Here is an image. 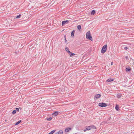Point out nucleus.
<instances>
[{"label": "nucleus", "mask_w": 134, "mask_h": 134, "mask_svg": "<svg viewBox=\"0 0 134 134\" xmlns=\"http://www.w3.org/2000/svg\"><path fill=\"white\" fill-rule=\"evenodd\" d=\"M86 37L87 39L90 40L91 41H92V38L90 34V31H88L87 32Z\"/></svg>", "instance_id": "1"}, {"label": "nucleus", "mask_w": 134, "mask_h": 134, "mask_svg": "<svg viewBox=\"0 0 134 134\" xmlns=\"http://www.w3.org/2000/svg\"><path fill=\"white\" fill-rule=\"evenodd\" d=\"M107 45L105 44L103 47L101 51V53H104L105 52L107 49Z\"/></svg>", "instance_id": "2"}, {"label": "nucleus", "mask_w": 134, "mask_h": 134, "mask_svg": "<svg viewBox=\"0 0 134 134\" xmlns=\"http://www.w3.org/2000/svg\"><path fill=\"white\" fill-rule=\"evenodd\" d=\"M99 105L102 107H103L106 106L107 105L105 103H99Z\"/></svg>", "instance_id": "3"}, {"label": "nucleus", "mask_w": 134, "mask_h": 134, "mask_svg": "<svg viewBox=\"0 0 134 134\" xmlns=\"http://www.w3.org/2000/svg\"><path fill=\"white\" fill-rule=\"evenodd\" d=\"M69 22V21L68 20H66L65 21H63L62 22V26H63L64 25L66 24H67Z\"/></svg>", "instance_id": "4"}, {"label": "nucleus", "mask_w": 134, "mask_h": 134, "mask_svg": "<svg viewBox=\"0 0 134 134\" xmlns=\"http://www.w3.org/2000/svg\"><path fill=\"white\" fill-rule=\"evenodd\" d=\"M71 129V128H70L68 127L66 128L65 130V131L66 132H68Z\"/></svg>", "instance_id": "5"}, {"label": "nucleus", "mask_w": 134, "mask_h": 134, "mask_svg": "<svg viewBox=\"0 0 134 134\" xmlns=\"http://www.w3.org/2000/svg\"><path fill=\"white\" fill-rule=\"evenodd\" d=\"M63 131L62 130H60L58 132H57L55 134H63Z\"/></svg>", "instance_id": "6"}, {"label": "nucleus", "mask_w": 134, "mask_h": 134, "mask_svg": "<svg viewBox=\"0 0 134 134\" xmlns=\"http://www.w3.org/2000/svg\"><path fill=\"white\" fill-rule=\"evenodd\" d=\"M100 97V94H97L94 97L96 98H99Z\"/></svg>", "instance_id": "7"}, {"label": "nucleus", "mask_w": 134, "mask_h": 134, "mask_svg": "<svg viewBox=\"0 0 134 134\" xmlns=\"http://www.w3.org/2000/svg\"><path fill=\"white\" fill-rule=\"evenodd\" d=\"M58 113V112L57 111H55L54 113H53L52 114L53 115H55V116H57Z\"/></svg>", "instance_id": "8"}, {"label": "nucleus", "mask_w": 134, "mask_h": 134, "mask_svg": "<svg viewBox=\"0 0 134 134\" xmlns=\"http://www.w3.org/2000/svg\"><path fill=\"white\" fill-rule=\"evenodd\" d=\"M74 33H75V31L74 30H73L71 32V36L72 37L74 36Z\"/></svg>", "instance_id": "9"}, {"label": "nucleus", "mask_w": 134, "mask_h": 134, "mask_svg": "<svg viewBox=\"0 0 134 134\" xmlns=\"http://www.w3.org/2000/svg\"><path fill=\"white\" fill-rule=\"evenodd\" d=\"M113 79H108L107 80V82H111V81H113Z\"/></svg>", "instance_id": "10"}, {"label": "nucleus", "mask_w": 134, "mask_h": 134, "mask_svg": "<svg viewBox=\"0 0 134 134\" xmlns=\"http://www.w3.org/2000/svg\"><path fill=\"white\" fill-rule=\"evenodd\" d=\"M121 96V94H118L117 95V97L118 98H120Z\"/></svg>", "instance_id": "11"}, {"label": "nucleus", "mask_w": 134, "mask_h": 134, "mask_svg": "<svg viewBox=\"0 0 134 134\" xmlns=\"http://www.w3.org/2000/svg\"><path fill=\"white\" fill-rule=\"evenodd\" d=\"M86 127L87 130H89L91 129V126H87Z\"/></svg>", "instance_id": "12"}, {"label": "nucleus", "mask_w": 134, "mask_h": 134, "mask_svg": "<svg viewBox=\"0 0 134 134\" xmlns=\"http://www.w3.org/2000/svg\"><path fill=\"white\" fill-rule=\"evenodd\" d=\"M115 109L117 110H119V106L118 105H116L115 107Z\"/></svg>", "instance_id": "13"}, {"label": "nucleus", "mask_w": 134, "mask_h": 134, "mask_svg": "<svg viewBox=\"0 0 134 134\" xmlns=\"http://www.w3.org/2000/svg\"><path fill=\"white\" fill-rule=\"evenodd\" d=\"M131 69L130 68H126V71H129Z\"/></svg>", "instance_id": "14"}, {"label": "nucleus", "mask_w": 134, "mask_h": 134, "mask_svg": "<svg viewBox=\"0 0 134 134\" xmlns=\"http://www.w3.org/2000/svg\"><path fill=\"white\" fill-rule=\"evenodd\" d=\"M77 28L79 30H80L81 28V26L80 25H79L77 26Z\"/></svg>", "instance_id": "15"}, {"label": "nucleus", "mask_w": 134, "mask_h": 134, "mask_svg": "<svg viewBox=\"0 0 134 134\" xmlns=\"http://www.w3.org/2000/svg\"><path fill=\"white\" fill-rule=\"evenodd\" d=\"M21 122V120H20L18 121V122H17L15 124V125H18L19 123H20Z\"/></svg>", "instance_id": "16"}, {"label": "nucleus", "mask_w": 134, "mask_h": 134, "mask_svg": "<svg viewBox=\"0 0 134 134\" xmlns=\"http://www.w3.org/2000/svg\"><path fill=\"white\" fill-rule=\"evenodd\" d=\"M75 54L74 53H72L71 54H70V57H72L73 56L75 55Z\"/></svg>", "instance_id": "17"}, {"label": "nucleus", "mask_w": 134, "mask_h": 134, "mask_svg": "<svg viewBox=\"0 0 134 134\" xmlns=\"http://www.w3.org/2000/svg\"><path fill=\"white\" fill-rule=\"evenodd\" d=\"M95 13V12L94 10H93L91 12V14L92 15H94Z\"/></svg>", "instance_id": "18"}, {"label": "nucleus", "mask_w": 134, "mask_h": 134, "mask_svg": "<svg viewBox=\"0 0 134 134\" xmlns=\"http://www.w3.org/2000/svg\"><path fill=\"white\" fill-rule=\"evenodd\" d=\"M91 129L93 128V129H96V127L94 126H93V125L91 126Z\"/></svg>", "instance_id": "19"}, {"label": "nucleus", "mask_w": 134, "mask_h": 134, "mask_svg": "<svg viewBox=\"0 0 134 134\" xmlns=\"http://www.w3.org/2000/svg\"><path fill=\"white\" fill-rule=\"evenodd\" d=\"M21 16V15L20 14L18 15L15 18H20Z\"/></svg>", "instance_id": "20"}, {"label": "nucleus", "mask_w": 134, "mask_h": 134, "mask_svg": "<svg viewBox=\"0 0 134 134\" xmlns=\"http://www.w3.org/2000/svg\"><path fill=\"white\" fill-rule=\"evenodd\" d=\"M65 49L66 51L67 52L69 51V49L67 47H66Z\"/></svg>", "instance_id": "21"}, {"label": "nucleus", "mask_w": 134, "mask_h": 134, "mask_svg": "<svg viewBox=\"0 0 134 134\" xmlns=\"http://www.w3.org/2000/svg\"><path fill=\"white\" fill-rule=\"evenodd\" d=\"M55 130H54L51 131L50 133L51 134H53L55 131Z\"/></svg>", "instance_id": "22"}, {"label": "nucleus", "mask_w": 134, "mask_h": 134, "mask_svg": "<svg viewBox=\"0 0 134 134\" xmlns=\"http://www.w3.org/2000/svg\"><path fill=\"white\" fill-rule=\"evenodd\" d=\"M16 112V110H14L12 112V114H15Z\"/></svg>", "instance_id": "23"}, {"label": "nucleus", "mask_w": 134, "mask_h": 134, "mask_svg": "<svg viewBox=\"0 0 134 134\" xmlns=\"http://www.w3.org/2000/svg\"><path fill=\"white\" fill-rule=\"evenodd\" d=\"M52 119V118H50L48 119H47V120L48 121H51Z\"/></svg>", "instance_id": "24"}, {"label": "nucleus", "mask_w": 134, "mask_h": 134, "mask_svg": "<svg viewBox=\"0 0 134 134\" xmlns=\"http://www.w3.org/2000/svg\"><path fill=\"white\" fill-rule=\"evenodd\" d=\"M16 110L17 111H19V109L18 108H16Z\"/></svg>", "instance_id": "25"}, {"label": "nucleus", "mask_w": 134, "mask_h": 134, "mask_svg": "<svg viewBox=\"0 0 134 134\" xmlns=\"http://www.w3.org/2000/svg\"><path fill=\"white\" fill-rule=\"evenodd\" d=\"M124 49L125 50H126L127 49V47H124Z\"/></svg>", "instance_id": "26"}, {"label": "nucleus", "mask_w": 134, "mask_h": 134, "mask_svg": "<svg viewBox=\"0 0 134 134\" xmlns=\"http://www.w3.org/2000/svg\"><path fill=\"white\" fill-rule=\"evenodd\" d=\"M69 54L70 55V54H71V53L70 51H69L68 52Z\"/></svg>", "instance_id": "27"}, {"label": "nucleus", "mask_w": 134, "mask_h": 134, "mask_svg": "<svg viewBox=\"0 0 134 134\" xmlns=\"http://www.w3.org/2000/svg\"><path fill=\"white\" fill-rule=\"evenodd\" d=\"M87 130H87V129H86H86H84V130H83V131H84V132H85Z\"/></svg>", "instance_id": "28"}, {"label": "nucleus", "mask_w": 134, "mask_h": 134, "mask_svg": "<svg viewBox=\"0 0 134 134\" xmlns=\"http://www.w3.org/2000/svg\"><path fill=\"white\" fill-rule=\"evenodd\" d=\"M113 64V62H112L111 63V65H112Z\"/></svg>", "instance_id": "29"}, {"label": "nucleus", "mask_w": 134, "mask_h": 134, "mask_svg": "<svg viewBox=\"0 0 134 134\" xmlns=\"http://www.w3.org/2000/svg\"><path fill=\"white\" fill-rule=\"evenodd\" d=\"M65 42L66 41V38L65 39Z\"/></svg>", "instance_id": "30"}, {"label": "nucleus", "mask_w": 134, "mask_h": 134, "mask_svg": "<svg viewBox=\"0 0 134 134\" xmlns=\"http://www.w3.org/2000/svg\"><path fill=\"white\" fill-rule=\"evenodd\" d=\"M5 121H6V120H5Z\"/></svg>", "instance_id": "31"}]
</instances>
